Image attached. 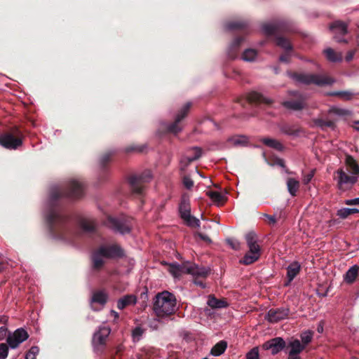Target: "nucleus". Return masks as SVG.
Segmentation results:
<instances>
[{
  "label": "nucleus",
  "mask_w": 359,
  "mask_h": 359,
  "mask_svg": "<svg viewBox=\"0 0 359 359\" xmlns=\"http://www.w3.org/2000/svg\"><path fill=\"white\" fill-rule=\"evenodd\" d=\"M83 195V184L76 180L69 182L65 187H56L50 190L46 219L53 237L72 241L79 234L75 219L64 211L62 205L66 201L80 198Z\"/></svg>",
  "instance_id": "1"
},
{
  "label": "nucleus",
  "mask_w": 359,
  "mask_h": 359,
  "mask_svg": "<svg viewBox=\"0 0 359 359\" xmlns=\"http://www.w3.org/2000/svg\"><path fill=\"white\" fill-rule=\"evenodd\" d=\"M124 256V251L116 243L111 245H102L93 250L91 254L92 269L94 271H100L105 264L106 259L121 258Z\"/></svg>",
  "instance_id": "2"
},
{
  "label": "nucleus",
  "mask_w": 359,
  "mask_h": 359,
  "mask_svg": "<svg viewBox=\"0 0 359 359\" xmlns=\"http://www.w3.org/2000/svg\"><path fill=\"white\" fill-rule=\"evenodd\" d=\"M291 29L290 22L286 20H278L273 23L262 25L263 32L269 36L276 35L277 46L285 50H292V45L287 38L278 36V34L280 32H290Z\"/></svg>",
  "instance_id": "3"
},
{
  "label": "nucleus",
  "mask_w": 359,
  "mask_h": 359,
  "mask_svg": "<svg viewBox=\"0 0 359 359\" xmlns=\"http://www.w3.org/2000/svg\"><path fill=\"white\" fill-rule=\"evenodd\" d=\"M175 296L168 292L163 291L155 296L154 311L158 317H165L173 314L176 311Z\"/></svg>",
  "instance_id": "4"
},
{
  "label": "nucleus",
  "mask_w": 359,
  "mask_h": 359,
  "mask_svg": "<svg viewBox=\"0 0 359 359\" xmlns=\"http://www.w3.org/2000/svg\"><path fill=\"white\" fill-rule=\"evenodd\" d=\"M287 75L297 83L311 85L314 84L318 86H324L332 85L334 80L325 74H306L297 72H288Z\"/></svg>",
  "instance_id": "5"
},
{
  "label": "nucleus",
  "mask_w": 359,
  "mask_h": 359,
  "mask_svg": "<svg viewBox=\"0 0 359 359\" xmlns=\"http://www.w3.org/2000/svg\"><path fill=\"white\" fill-rule=\"evenodd\" d=\"M169 272L172 274L174 277H179L182 273L191 274L194 277L206 278L209 274V271L204 268L200 267L198 265L187 262L182 265L178 264H170L169 265Z\"/></svg>",
  "instance_id": "6"
},
{
  "label": "nucleus",
  "mask_w": 359,
  "mask_h": 359,
  "mask_svg": "<svg viewBox=\"0 0 359 359\" xmlns=\"http://www.w3.org/2000/svg\"><path fill=\"white\" fill-rule=\"evenodd\" d=\"M133 224V218L124 215L118 217L108 216L104 222V224L108 228L121 234L129 233Z\"/></svg>",
  "instance_id": "7"
},
{
  "label": "nucleus",
  "mask_w": 359,
  "mask_h": 359,
  "mask_svg": "<svg viewBox=\"0 0 359 359\" xmlns=\"http://www.w3.org/2000/svg\"><path fill=\"white\" fill-rule=\"evenodd\" d=\"M24 135L17 126L0 135V145L6 149H16L22 144Z\"/></svg>",
  "instance_id": "8"
},
{
  "label": "nucleus",
  "mask_w": 359,
  "mask_h": 359,
  "mask_svg": "<svg viewBox=\"0 0 359 359\" xmlns=\"http://www.w3.org/2000/svg\"><path fill=\"white\" fill-rule=\"evenodd\" d=\"M152 179L151 172L146 170L140 175H132L128 179V183L132 192L137 195H142L145 184L149 182Z\"/></svg>",
  "instance_id": "9"
},
{
  "label": "nucleus",
  "mask_w": 359,
  "mask_h": 359,
  "mask_svg": "<svg viewBox=\"0 0 359 359\" xmlns=\"http://www.w3.org/2000/svg\"><path fill=\"white\" fill-rule=\"evenodd\" d=\"M191 105V102H187L182 107L177 113L175 121L167 125L166 133L177 135L182 131V126L180 123L187 116Z\"/></svg>",
  "instance_id": "10"
},
{
  "label": "nucleus",
  "mask_w": 359,
  "mask_h": 359,
  "mask_svg": "<svg viewBox=\"0 0 359 359\" xmlns=\"http://www.w3.org/2000/svg\"><path fill=\"white\" fill-rule=\"evenodd\" d=\"M334 180L341 190H347L352 187L358 181V177L348 175L343 168H339L334 172Z\"/></svg>",
  "instance_id": "11"
},
{
  "label": "nucleus",
  "mask_w": 359,
  "mask_h": 359,
  "mask_svg": "<svg viewBox=\"0 0 359 359\" xmlns=\"http://www.w3.org/2000/svg\"><path fill=\"white\" fill-rule=\"evenodd\" d=\"M108 299L109 295L105 290H95L90 298V307L94 311H99L105 306Z\"/></svg>",
  "instance_id": "12"
},
{
  "label": "nucleus",
  "mask_w": 359,
  "mask_h": 359,
  "mask_svg": "<svg viewBox=\"0 0 359 359\" xmlns=\"http://www.w3.org/2000/svg\"><path fill=\"white\" fill-rule=\"evenodd\" d=\"M29 337L27 332L23 328H18L7 337L6 341L11 348H17Z\"/></svg>",
  "instance_id": "13"
},
{
  "label": "nucleus",
  "mask_w": 359,
  "mask_h": 359,
  "mask_svg": "<svg viewBox=\"0 0 359 359\" xmlns=\"http://www.w3.org/2000/svg\"><path fill=\"white\" fill-rule=\"evenodd\" d=\"M330 29L334 33V39L339 43H348L343 36L347 34V25L340 20L333 22L330 25Z\"/></svg>",
  "instance_id": "14"
},
{
  "label": "nucleus",
  "mask_w": 359,
  "mask_h": 359,
  "mask_svg": "<svg viewBox=\"0 0 359 359\" xmlns=\"http://www.w3.org/2000/svg\"><path fill=\"white\" fill-rule=\"evenodd\" d=\"M286 347V342L282 337H274L262 344L264 350H271L272 355L278 353Z\"/></svg>",
  "instance_id": "15"
},
{
  "label": "nucleus",
  "mask_w": 359,
  "mask_h": 359,
  "mask_svg": "<svg viewBox=\"0 0 359 359\" xmlns=\"http://www.w3.org/2000/svg\"><path fill=\"white\" fill-rule=\"evenodd\" d=\"M237 102L240 103L242 106H244L246 103H266L270 104L272 101L269 100L263 97V95L257 92L253 91L250 93L246 98H238Z\"/></svg>",
  "instance_id": "16"
},
{
  "label": "nucleus",
  "mask_w": 359,
  "mask_h": 359,
  "mask_svg": "<svg viewBox=\"0 0 359 359\" xmlns=\"http://www.w3.org/2000/svg\"><path fill=\"white\" fill-rule=\"evenodd\" d=\"M290 313L288 308L271 309L268 311V320L271 323H277L287 317Z\"/></svg>",
  "instance_id": "17"
},
{
  "label": "nucleus",
  "mask_w": 359,
  "mask_h": 359,
  "mask_svg": "<svg viewBox=\"0 0 359 359\" xmlns=\"http://www.w3.org/2000/svg\"><path fill=\"white\" fill-rule=\"evenodd\" d=\"M280 130L289 136L299 137L302 133H304V129L297 123L290 124L284 123L280 127Z\"/></svg>",
  "instance_id": "18"
},
{
  "label": "nucleus",
  "mask_w": 359,
  "mask_h": 359,
  "mask_svg": "<svg viewBox=\"0 0 359 359\" xmlns=\"http://www.w3.org/2000/svg\"><path fill=\"white\" fill-rule=\"evenodd\" d=\"M111 332L109 327H100L93 334V342L96 346H103L106 344L107 339Z\"/></svg>",
  "instance_id": "19"
},
{
  "label": "nucleus",
  "mask_w": 359,
  "mask_h": 359,
  "mask_svg": "<svg viewBox=\"0 0 359 359\" xmlns=\"http://www.w3.org/2000/svg\"><path fill=\"white\" fill-rule=\"evenodd\" d=\"M179 212L182 219L191 215L190 198L188 194H183L179 204Z\"/></svg>",
  "instance_id": "20"
},
{
  "label": "nucleus",
  "mask_w": 359,
  "mask_h": 359,
  "mask_svg": "<svg viewBox=\"0 0 359 359\" xmlns=\"http://www.w3.org/2000/svg\"><path fill=\"white\" fill-rule=\"evenodd\" d=\"M78 224L85 233L94 234L97 232V224L94 219L81 218L78 221Z\"/></svg>",
  "instance_id": "21"
},
{
  "label": "nucleus",
  "mask_w": 359,
  "mask_h": 359,
  "mask_svg": "<svg viewBox=\"0 0 359 359\" xmlns=\"http://www.w3.org/2000/svg\"><path fill=\"white\" fill-rule=\"evenodd\" d=\"M304 349V345L295 339L286 344L285 351L286 353L300 354Z\"/></svg>",
  "instance_id": "22"
},
{
  "label": "nucleus",
  "mask_w": 359,
  "mask_h": 359,
  "mask_svg": "<svg viewBox=\"0 0 359 359\" xmlns=\"http://www.w3.org/2000/svg\"><path fill=\"white\" fill-rule=\"evenodd\" d=\"M207 304L214 309L226 308L229 305L225 299H217L213 294L208 297Z\"/></svg>",
  "instance_id": "23"
},
{
  "label": "nucleus",
  "mask_w": 359,
  "mask_h": 359,
  "mask_svg": "<svg viewBox=\"0 0 359 359\" xmlns=\"http://www.w3.org/2000/svg\"><path fill=\"white\" fill-rule=\"evenodd\" d=\"M359 266L353 265L344 275V281L347 284H353L358 276Z\"/></svg>",
  "instance_id": "24"
},
{
  "label": "nucleus",
  "mask_w": 359,
  "mask_h": 359,
  "mask_svg": "<svg viewBox=\"0 0 359 359\" xmlns=\"http://www.w3.org/2000/svg\"><path fill=\"white\" fill-rule=\"evenodd\" d=\"M347 170L353 176H359V165L357 161L351 155H347L345 159Z\"/></svg>",
  "instance_id": "25"
},
{
  "label": "nucleus",
  "mask_w": 359,
  "mask_h": 359,
  "mask_svg": "<svg viewBox=\"0 0 359 359\" xmlns=\"http://www.w3.org/2000/svg\"><path fill=\"white\" fill-rule=\"evenodd\" d=\"M243 40L244 38L243 36H238L233 40L228 50V55L229 58L233 60L237 57L238 51Z\"/></svg>",
  "instance_id": "26"
},
{
  "label": "nucleus",
  "mask_w": 359,
  "mask_h": 359,
  "mask_svg": "<svg viewBox=\"0 0 359 359\" xmlns=\"http://www.w3.org/2000/svg\"><path fill=\"white\" fill-rule=\"evenodd\" d=\"M137 302V298L135 295L128 294L117 301V308L120 310L124 309L130 305H134Z\"/></svg>",
  "instance_id": "27"
},
{
  "label": "nucleus",
  "mask_w": 359,
  "mask_h": 359,
  "mask_svg": "<svg viewBox=\"0 0 359 359\" xmlns=\"http://www.w3.org/2000/svg\"><path fill=\"white\" fill-rule=\"evenodd\" d=\"M282 104L287 109L295 111H299L304 108V102L302 96H300L297 100L285 101Z\"/></svg>",
  "instance_id": "28"
},
{
  "label": "nucleus",
  "mask_w": 359,
  "mask_h": 359,
  "mask_svg": "<svg viewBox=\"0 0 359 359\" xmlns=\"http://www.w3.org/2000/svg\"><path fill=\"white\" fill-rule=\"evenodd\" d=\"M300 271V264L298 262H292L287 267V278H289V281H292L294 278L299 273Z\"/></svg>",
  "instance_id": "29"
},
{
  "label": "nucleus",
  "mask_w": 359,
  "mask_h": 359,
  "mask_svg": "<svg viewBox=\"0 0 359 359\" xmlns=\"http://www.w3.org/2000/svg\"><path fill=\"white\" fill-rule=\"evenodd\" d=\"M324 54L327 60L332 62H341L343 57L342 53L339 52H336L334 49L331 48H327L324 50Z\"/></svg>",
  "instance_id": "30"
},
{
  "label": "nucleus",
  "mask_w": 359,
  "mask_h": 359,
  "mask_svg": "<svg viewBox=\"0 0 359 359\" xmlns=\"http://www.w3.org/2000/svg\"><path fill=\"white\" fill-rule=\"evenodd\" d=\"M261 142L266 146L273 148L278 151H281L284 149V146L277 140L264 137L261 140Z\"/></svg>",
  "instance_id": "31"
},
{
  "label": "nucleus",
  "mask_w": 359,
  "mask_h": 359,
  "mask_svg": "<svg viewBox=\"0 0 359 359\" xmlns=\"http://www.w3.org/2000/svg\"><path fill=\"white\" fill-rule=\"evenodd\" d=\"M313 122L316 126L320 127L322 130H325V128H330L334 130L336 128L335 122L332 120L315 118Z\"/></svg>",
  "instance_id": "32"
},
{
  "label": "nucleus",
  "mask_w": 359,
  "mask_h": 359,
  "mask_svg": "<svg viewBox=\"0 0 359 359\" xmlns=\"http://www.w3.org/2000/svg\"><path fill=\"white\" fill-rule=\"evenodd\" d=\"M227 348V342L222 340L217 343L211 349L210 353L215 356L222 355Z\"/></svg>",
  "instance_id": "33"
},
{
  "label": "nucleus",
  "mask_w": 359,
  "mask_h": 359,
  "mask_svg": "<svg viewBox=\"0 0 359 359\" xmlns=\"http://www.w3.org/2000/svg\"><path fill=\"white\" fill-rule=\"evenodd\" d=\"M287 187L290 195L295 196L299 189V182L294 178H288L287 180Z\"/></svg>",
  "instance_id": "34"
},
{
  "label": "nucleus",
  "mask_w": 359,
  "mask_h": 359,
  "mask_svg": "<svg viewBox=\"0 0 359 359\" xmlns=\"http://www.w3.org/2000/svg\"><path fill=\"white\" fill-rule=\"evenodd\" d=\"M226 27L229 30H243L248 27V23L245 21H234L227 23Z\"/></svg>",
  "instance_id": "35"
},
{
  "label": "nucleus",
  "mask_w": 359,
  "mask_h": 359,
  "mask_svg": "<svg viewBox=\"0 0 359 359\" xmlns=\"http://www.w3.org/2000/svg\"><path fill=\"white\" fill-rule=\"evenodd\" d=\"M259 258L257 255L250 254L247 252L244 257L240 260V263L244 265H250L257 262Z\"/></svg>",
  "instance_id": "36"
},
{
  "label": "nucleus",
  "mask_w": 359,
  "mask_h": 359,
  "mask_svg": "<svg viewBox=\"0 0 359 359\" xmlns=\"http://www.w3.org/2000/svg\"><path fill=\"white\" fill-rule=\"evenodd\" d=\"M206 195L211 198V200L215 203H222L225 197L221 193L215 191L209 190L206 192Z\"/></svg>",
  "instance_id": "37"
},
{
  "label": "nucleus",
  "mask_w": 359,
  "mask_h": 359,
  "mask_svg": "<svg viewBox=\"0 0 359 359\" xmlns=\"http://www.w3.org/2000/svg\"><path fill=\"white\" fill-rule=\"evenodd\" d=\"M359 212V210L357 208H341L337 212V215L341 219H346L349 215Z\"/></svg>",
  "instance_id": "38"
},
{
  "label": "nucleus",
  "mask_w": 359,
  "mask_h": 359,
  "mask_svg": "<svg viewBox=\"0 0 359 359\" xmlns=\"http://www.w3.org/2000/svg\"><path fill=\"white\" fill-rule=\"evenodd\" d=\"M229 140L234 146H245L248 142V137L244 135L232 137Z\"/></svg>",
  "instance_id": "39"
},
{
  "label": "nucleus",
  "mask_w": 359,
  "mask_h": 359,
  "mask_svg": "<svg viewBox=\"0 0 359 359\" xmlns=\"http://www.w3.org/2000/svg\"><path fill=\"white\" fill-rule=\"evenodd\" d=\"M113 154H114L112 152H107L100 157V165L102 172H105L107 165L110 162Z\"/></svg>",
  "instance_id": "40"
},
{
  "label": "nucleus",
  "mask_w": 359,
  "mask_h": 359,
  "mask_svg": "<svg viewBox=\"0 0 359 359\" xmlns=\"http://www.w3.org/2000/svg\"><path fill=\"white\" fill-rule=\"evenodd\" d=\"M327 113L329 114H335L339 116H346L351 114V111L348 109L332 107L329 109Z\"/></svg>",
  "instance_id": "41"
},
{
  "label": "nucleus",
  "mask_w": 359,
  "mask_h": 359,
  "mask_svg": "<svg viewBox=\"0 0 359 359\" xmlns=\"http://www.w3.org/2000/svg\"><path fill=\"white\" fill-rule=\"evenodd\" d=\"M257 55V53L255 49H246L242 55V59L245 61L252 62L255 59Z\"/></svg>",
  "instance_id": "42"
},
{
  "label": "nucleus",
  "mask_w": 359,
  "mask_h": 359,
  "mask_svg": "<svg viewBox=\"0 0 359 359\" xmlns=\"http://www.w3.org/2000/svg\"><path fill=\"white\" fill-rule=\"evenodd\" d=\"M182 219L184 220L187 225L190 227H199L201 225L200 220L191 215Z\"/></svg>",
  "instance_id": "43"
},
{
  "label": "nucleus",
  "mask_w": 359,
  "mask_h": 359,
  "mask_svg": "<svg viewBox=\"0 0 359 359\" xmlns=\"http://www.w3.org/2000/svg\"><path fill=\"white\" fill-rule=\"evenodd\" d=\"M198 159V156L196 158H191L188 156H183L180 159V166L182 170H185L186 168L194 161Z\"/></svg>",
  "instance_id": "44"
},
{
  "label": "nucleus",
  "mask_w": 359,
  "mask_h": 359,
  "mask_svg": "<svg viewBox=\"0 0 359 359\" xmlns=\"http://www.w3.org/2000/svg\"><path fill=\"white\" fill-rule=\"evenodd\" d=\"M313 332L311 331L304 332L301 334L300 337L302 340V344L304 345V348H306V345H308L311 341L313 339Z\"/></svg>",
  "instance_id": "45"
},
{
  "label": "nucleus",
  "mask_w": 359,
  "mask_h": 359,
  "mask_svg": "<svg viewBox=\"0 0 359 359\" xmlns=\"http://www.w3.org/2000/svg\"><path fill=\"white\" fill-rule=\"evenodd\" d=\"M245 240L248 245L257 244V236L253 231L248 232L245 235Z\"/></svg>",
  "instance_id": "46"
},
{
  "label": "nucleus",
  "mask_w": 359,
  "mask_h": 359,
  "mask_svg": "<svg viewBox=\"0 0 359 359\" xmlns=\"http://www.w3.org/2000/svg\"><path fill=\"white\" fill-rule=\"evenodd\" d=\"M246 359H259V348H252L247 354Z\"/></svg>",
  "instance_id": "47"
},
{
  "label": "nucleus",
  "mask_w": 359,
  "mask_h": 359,
  "mask_svg": "<svg viewBox=\"0 0 359 359\" xmlns=\"http://www.w3.org/2000/svg\"><path fill=\"white\" fill-rule=\"evenodd\" d=\"M9 345L5 343L0 344V359H6L8 353Z\"/></svg>",
  "instance_id": "48"
},
{
  "label": "nucleus",
  "mask_w": 359,
  "mask_h": 359,
  "mask_svg": "<svg viewBox=\"0 0 359 359\" xmlns=\"http://www.w3.org/2000/svg\"><path fill=\"white\" fill-rule=\"evenodd\" d=\"M144 333V330L140 327L137 326L135 329H133L132 332V336L134 341H139L140 337L142 336Z\"/></svg>",
  "instance_id": "49"
},
{
  "label": "nucleus",
  "mask_w": 359,
  "mask_h": 359,
  "mask_svg": "<svg viewBox=\"0 0 359 359\" xmlns=\"http://www.w3.org/2000/svg\"><path fill=\"white\" fill-rule=\"evenodd\" d=\"M248 247L249 248V250L248 252H249L250 254H254L255 255H257L259 258L260 257L261 248L258 244L248 245Z\"/></svg>",
  "instance_id": "50"
},
{
  "label": "nucleus",
  "mask_w": 359,
  "mask_h": 359,
  "mask_svg": "<svg viewBox=\"0 0 359 359\" xmlns=\"http://www.w3.org/2000/svg\"><path fill=\"white\" fill-rule=\"evenodd\" d=\"M355 94L350 90L340 91L339 97L344 100H351Z\"/></svg>",
  "instance_id": "51"
},
{
  "label": "nucleus",
  "mask_w": 359,
  "mask_h": 359,
  "mask_svg": "<svg viewBox=\"0 0 359 359\" xmlns=\"http://www.w3.org/2000/svg\"><path fill=\"white\" fill-rule=\"evenodd\" d=\"M292 51V50H285V53H283L279 57L280 61L285 63L290 62Z\"/></svg>",
  "instance_id": "52"
},
{
  "label": "nucleus",
  "mask_w": 359,
  "mask_h": 359,
  "mask_svg": "<svg viewBox=\"0 0 359 359\" xmlns=\"http://www.w3.org/2000/svg\"><path fill=\"white\" fill-rule=\"evenodd\" d=\"M39 350L37 346H32L25 355V359H29V356L33 355L32 359H35L36 355L38 354Z\"/></svg>",
  "instance_id": "53"
},
{
  "label": "nucleus",
  "mask_w": 359,
  "mask_h": 359,
  "mask_svg": "<svg viewBox=\"0 0 359 359\" xmlns=\"http://www.w3.org/2000/svg\"><path fill=\"white\" fill-rule=\"evenodd\" d=\"M194 237L196 238H199L200 239H201L202 241H203L204 242H205L206 243H212V240L210 239V238L203 233H201V232H196L194 233Z\"/></svg>",
  "instance_id": "54"
},
{
  "label": "nucleus",
  "mask_w": 359,
  "mask_h": 359,
  "mask_svg": "<svg viewBox=\"0 0 359 359\" xmlns=\"http://www.w3.org/2000/svg\"><path fill=\"white\" fill-rule=\"evenodd\" d=\"M315 170H311L309 173H306L304 175L303 183L304 184H308L312 180L314 176Z\"/></svg>",
  "instance_id": "55"
},
{
  "label": "nucleus",
  "mask_w": 359,
  "mask_h": 359,
  "mask_svg": "<svg viewBox=\"0 0 359 359\" xmlns=\"http://www.w3.org/2000/svg\"><path fill=\"white\" fill-rule=\"evenodd\" d=\"M183 184L187 189H190L194 186V181L189 176H184L183 177Z\"/></svg>",
  "instance_id": "56"
},
{
  "label": "nucleus",
  "mask_w": 359,
  "mask_h": 359,
  "mask_svg": "<svg viewBox=\"0 0 359 359\" xmlns=\"http://www.w3.org/2000/svg\"><path fill=\"white\" fill-rule=\"evenodd\" d=\"M226 243L233 249L238 250L240 247V243L236 240L232 238L226 239Z\"/></svg>",
  "instance_id": "57"
},
{
  "label": "nucleus",
  "mask_w": 359,
  "mask_h": 359,
  "mask_svg": "<svg viewBox=\"0 0 359 359\" xmlns=\"http://www.w3.org/2000/svg\"><path fill=\"white\" fill-rule=\"evenodd\" d=\"M344 203L347 205H359V198L346 200Z\"/></svg>",
  "instance_id": "58"
},
{
  "label": "nucleus",
  "mask_w": 359,
  "mask_h": 359,
  "mask_svg": "<svg viewBox=\"0 0 359 359\" xmlns=\"http://www.w3.org/2000/svg\"><path fill=\"white\" fill-rule=\"evenodd\" d=\"M8 331L7 327L2 326L0 327V340L4 339L8 334Z\"/></svg>",
  "instance_id": "59"
},
{
  "label": "nucleus",
  "mask_w": 359,
  "mask_h": 359,
  "mask_svg": "<svg viewBox=\"0 0 359 359\" xmlns=\"http://www.w3.org/2000/svg\"><path fill=\"white\" fill-rule=\"evenodd\" d=\"M142 147H134V146H130V147H128L126 148V153H129V152H131V151H138V152H141L142 151Z\"/></svg>",
  "instance_id": "60"
},
{
  "label": "nucleus",
  "mask_w": 359,
  "mask_h": 359,
  "mask_svg": "<svg viewBox=\"0 0 359 359\" xmlns=\"http://www.w3.org/2000/svg\"><path fill=\"white\" fill-rule=\"evenodd\" d=\"M192 150L194 151V155L191 158H196L198 156V158H200L202 155V149L199 147H194Z\"/></svg>",
  "instance_id": "61"
},
{
  "label": "nucleus",
  "mask_w": 359,
  "mask_h": 359,
  "mask_svg": "<svg viewBox=\"0 0 359 359\" xmlns=\"http://www.w3.org/2000/svg\"><path fill=\"white\" fill-rule=\"evenodd\" d=\"M194 283L195 285L201 287V288L205 287V284L203 282V280H200L199 278L198 277L194 278Z\"/></svg>",
  "instance_id": "62"
},
{
  "label": "nucleus",
  "mask_w": 359,
  "mask_h": 359,
  "mask_svg": "<svg viewBox=\"0 0 359 359\" xmlns=\"http://www.w3.org/2000/svg\"><path fill=\"white\" fill-rule=\"evenodd\" d=\"M264 216L266 217L269 219V224H275L277 222L276 219L274 216L269 215L268 214H264Z\"/></svg>",
  "instance_id": "63"
},
{
  "label": "nucleus",
  "mask_w": 359,
  "mask_h": 359,
  "mask_svg": "<svg viewBox=\"0 0 359 359\" xmlns=\"http://www.w3.org/2000/svg\"><path fill=\"white\" fill-rule=\"evenodd\" d=\"M355 50H349L345 57V60L346 62H350L353 58V56L355 55Z\"/></svg>",
  "instance_id": "64"
}]
</instances>
